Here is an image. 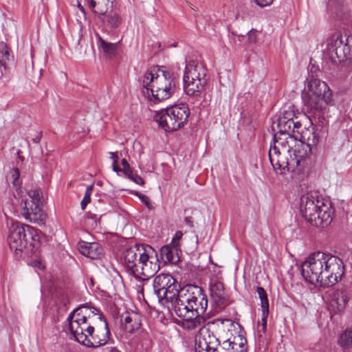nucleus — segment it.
<instances>
[{
	"instance_id": "nucleus-1",
	"label": "nucleus",
	"mask_w": 352,
	"mask_h": 352,
	"mask_svg": "<svg viewBox=\"0 0 352 352\" xmlns=\"http://www.w3.org/2000/svg\"><path fill=\"white\" fill-rule=\"evenodd\" d=\"M80 307L72 311L67 321L69 329L75 340L89 348L96 349L107 344L110 339L111 332L107 319L96 308H92V316H85Z\"/></svg>"
},
{
	"instance_id": "nucleus-2",
	"label": "nucleus",
	"mask_w": 352,
	"mask_h": 352,
	"mask_svg": "<svg viewBox=\"0 0 352 352\" xmlns=\"http://www.w3.org/2000/svg\"><path fill=\"white\" fill-rule=\"evenodd\" d=\"M307 282L328 287L336 285L344 274V265L338 256L318 252L310 255L301 265Z\"/></svg>"
},
{
	"instance_id": "nucleus-3",
	"label": "nucleus",
	"mask_w": 352,
	"mask_h": 352,
	"mask_svg": "<svg viewBox=\"0 0 352 352\" xmlns=\"http://www.w3.org/2000/svg\"><path fill=\"white\" fill-rule=\"evenodd\" d=\"M208 304V296L204 289L199 286L189 284L181 289L173 310L182 319L180 326L184 329L193 330L204 324L202 316L206 313Z\"/></svg>"
},
{
	"instance_id": "nucleus-4",
	"label": "nucleus",
	"mask_w": 352,
	"mask_h": 352,
	"mask_svg": "<svg viewBox=\"0 0 352 352\" xmlns=\"http://www.w3.org/2000/svg\"><path fill=\"white\" fill-rule=\"evenodd\" d=\"M124 265L136 278L153 276L160 270L157 254L150 245L135 243L123 252Z\"/></svg>"
},
{
	"instance_id": "nucleus-5",
	"label": "nucleus",
	"mask_w": 352,
	"mask_h": 352,
	"mask_svg": "<svg viewBox=\"0 0 352 352\" xmlns=\"http://www.w3.org/2000/svg\"><path fill=\"white\" fill-rule=\"evenodd\" d=\"M302 99L307 111L324 124L329 106H333L332 92L327 84L311 76L307 79V90L302 93Z\"/></svg>"
},
{
	"instance_id": "nucleus-6",
	"label": "nucleus",
	"mask_w": 352,
	"mask_h": 352,
	"mask_svg": "<svg viewBox=\"0 0 352 352\" xmlns=\"http://www.w3.org/2000/svg\"><path fill=\"white\" fill-rule=\"evenodd\" d=\"M300 210L303 217L314 226H327L332 221V209L324 204L317 192H309L301 196Z\"/></svg>"
},
{
	"instance_id": "nucleus-7",
	"label": "nucleus",
	"mask_w": 352,
	"mask_h": 352,
	"mask_svg": "<svg viewBox=\"0 0 352 352\" xmlns=\"http://www.w3.org/2000/svg\"><path fill=\"white\" fill-rule=\"evenodd\" d=\"M39 240L38 232L32 226L16 221L10 227L8 242L16 256H19L25 249L34 247Z\"/></svg>"
},
{
	"instance_id": "nucleus-8",
	"label": "nucleus",
	"mask_w": 352,
	"mask_h": 352,
	"mask_svg": "<svg viewBox=\"0 0 352 352\" xmlns=\"http://www.w3.org/2000/svg\"><path fill=\"white\" fill-rule=\"evenodd\" d=\"M183 76L184 90L190 96H199L207 85V69L197 60L186 58Z\"/></svg>"
},
{
	"instance_id": "nucleus-9",
	"label": "nucleus",
	"mask_w": 352,
	"mask_h": 352,
	"mask_svg": "<svg viewBox=\"0 0 352 352\" xmlns=\"http://www.w3.org/2000/svg\"><path fill=\"white\" fill-rule=\"evenodd\" d=\"M154 294L162 305L169 304L168 307L173 310L181 293L180 285L170 274L162 273L153 280Z\"/></svg>"
},
{
	"instance_id": "nucleus-10",
	"label": "nucleus",
	"mask_w": 352,
	"mask_h": 352,
	"mask_svg": "<svg viewBox=\"0 0 352 352\" xmlns=\"http://www.w3.org/2000/svg\"><path fill=\"white\" fill-rule=\"evenodd\" d=\"M190 110L185 104L175 105L158 111L155 120L166 131H177L188 121Z\"/></svg>"
},
{
	"instance_id": "nucleus-11",
	"label": "nucleus",
	"mask_w": 352,
	"mask_h": 352,
	"mask_svg": "<svg viewBox=\"0 0 352 352\" xmlns=\"http://www.w3.org/2000/svg\"><path fill=\"white\" fill-rule=\"evenodd\" d=\"M28 198L22 199L20 207L22 216L30 222L45 223L46 214L41 206L42 192L39 189L28 192Z\"/></svg>"
},
{
	"instance_id": "nucleus-12",
	"label": "nucleus",
	"mask_w": 352,
	"mask_h": 352,
	"mask_svg": "<svg viewBox=\"0 0 352 352\" xmlns=\"http://www.w3.org/2000/svg\"><path fill=\"white\" fill-rule=\"evenodd\" d=\"M178 79L168 71H162L155 76L151 89L152 97L155 101H163L170 98L175 92Z\"/></svg>"
},
{
	"instance_id": "nucleus-13",
	"label": "nucleus",
	"mask_w": 352,
	"mask_h": 352,
	"mask_svg": "<svg viewBox=\"0 0 352 352\" xmlns=\"http://www.w3.org/2000/svg\"><path fill=\"white\" fill-rule=\"evenodd\" d=\"M309 127L305 126V130L301 131L300 133V142L298 143V148H301L304 152L301 153L300 150H294L295 155L296 157H305L307 155L308 153L311 152V146L316 145L319 140V137L316 133L315 127L313 126V122L311 121Z\"/></svg>"
},
{
	"instance_id": "nucleus-14",
	"label": "nucleus",
	"mask_w": 352,
	"mask_h": 352,
	"mask_svg": "<svg viewBox=\"0 0 352 352\" xmlns=\"http://www.w3.org/2000/svg\"><path fill=\"white\" fill-rule=\"evenodd\" d=\"M209 288L212 305L214 307L215 311L223 309L228 305V299L223 283L217 279H212L210 281Z\"/></svg>"
},
{
	"instance_id": "nucleus-15",
	"label": "nucleus",
	"mask_w": 352,
	"mask_h": 352,
	"mask_svg": "<svg viewBox=\"0 0 352 352\" xmlns=\"http://www.w3.org/2000/svg\"><path fill=\"white\" fill-rule=\"evenodd\" d=\"M344 43L343 37L340 36L329 44L327 52L329 58L333 63H340L347 58L349 47Z\"/></svg>"
},
{
	"instance_id": "nucleus-16",
	"label": "nucleus",
	"mask_w": 352,
	"mask_h": 352,
	"mask_svg": "<svg viewBox=\"0 0 352 352\" xmlns=\"http://www.w3.org/2000/svg\"><path fill=\"white\" fill-rule=\"evenodd\" d=\"M79 252L84 256L91 259L100 258L103 254V249L98 243H88L80 241L78 243Z\"/></svg>"
},
{
	"instance_id": "nucleus-17",
	"label": "nucleus",
	"mask_w": 352,
	"mask_h": 352,
	"mask_svg": "<svg viewBox=\"0 0 352 352\" xmlns=\"http://www.w3.org/2000/svg\"><path fill=\"white\" fill-rule=\"evenodd\" d=\"M115 0H90L89 8L98 14L101 21H104V16L108 12H112Z\"/></svg>"
},
{
	"instance_id": "nucleus-18",
	"label": "nucleus",
	"mask_w": 352,
	"mask_h": 352,
	"mask_svg": "<svg viewBox=\"0 0 352 352\" xmlns=\"http://www.w3.org/2000/svg\"><path fill=\"white\" fill-rule=\"evenodd\" d=\"M161 258L164 263H176L179 261L178 248L176 244L164 245L160 249Z\"/></svg>"
},
{
	"instance_id": "nucleus-19",
	"label": "nucleus",
	"mask_w": 352,
	"mask_h": 352,
	"mask_svg": "<svg viewBox=\"0 0 352 352\" xmlns=\"http://www.w3.org/2000/svg\"><path fill=\"white\" fill-rule=\"evenodd\" d=\"M122 325L126 332L133 333L140 329L142 320L137 313L128 314L123 318Z\"/></svg>"
},
{
	"instance_id": "nucleus-20",
	"label": "nucleus",
	"mask_w": 352,
	"mask_h": 352,
	"mask_svg": "<svg viewBox=\"0 0 352 352\" xmlns=\"http://www.w3.org/2000/svg\"><path fill=\"white\" fill-rule=\"evenodd\" d=\"M256 291L261 300L262 309V331L263 333L266 331L267 318L269 314V301L267 293L262 287H257Z\"/></svg>"
},
{
	"instance_id": "nucleus-21",
	"label": "nucleus",
	"mask_w": 352,
	"mask_h": 352,
	"mask_svg": "<svg viewBox=\"0 0 352 352\" xmlns=\"http://www.w3.org/2000/svg\"><path fill=\"white\" fill-rule=\"evenodd\" d=\"M97 45L99 49H101L104 55L109 58H113L117 55L118 43H109L104 41L99 34L96 35Z\"/></svg>"
},
{
	"instance_id": "nucleus-22",
	"label": "nucleus",
	"mask_w": 352,
	"mask_h": 352,
	"mask_svg": "<svg viewBox=\"0 0 352 352\" xmlns=\"http://www.w3.org/2000/svg\"><path fill=\"white\" fill-rule=\"evenodd\" d=\"M349 300L346 292L344 290H340L334 292L332 296L331 306L336 308L338 311H342Z\"/></svg>"
},
{
	"instance_id": "nucleus-23",
	"label": "nucleus",
	"mask_w": 352,
	"mask_h": 352,
	"mask_svg": "<svg viewBox=\"0 0 352 352\" xmlns=\"http://www.w3.org/2000/svg\"><path fill=\"white\" fill-rule=\"evenodd\" d=\"M292 124H293V121H289L285 120V118L280 117L277 124L278 131L276 133L283 135V136L287 135V138H289L291 141H295L296 138H294V135H291Z\"/></svg>"
},
{
	"instance_id": "nucleus-24",
	"label": "nucleus",
	"mask_w": 352,
	"mask_h": 352,
	"mask_svg": "<svg viewBox=\"0 0 352 352\" xmlns=\"http://www.w3.org/2000/svg\"><path fill=\"white\" fill-rule=\"evenodd\" d=\"M283 135L275 133L274 136V144L280 148L283 153H287L290 151L292 148L289 143L292 142L289 138H287V135L281 138Z\"/></svg>"
},
{
	"instance_id": "nucleus-25",
	"label": "nucleus",
	"mask_w": 352,
	"mask_h": 352,
	"mask_svg": "<svg viewBox=\"0 0 352 352\" xmlns=\"http://www.w3.org/2000/svg\"><path fill=\"white\" fill-rule=\"evenodd\" d=\"M12 55L10 54V50L8 48L7 44L3 41L0 42V65L6 69L7 67V63L12 58Z\"/></svg>"
},
{
	"instance_id": "nucleus-26",
	"label": "nucleus",
	"mask_w": 352,
	"mask_h": 352,
	"mask_svg": "<svg viewBox=\"0 0 352 352\" xmlns=\"http://www.w3.org/2000/svg\"><path fill=\"white\" fill-rule=\"evenodd\" d=\"M199 338H200L202 340H204L206 342V344L209 345L210 349H212V348H217L219 346V339L216 338L213 333L210 331L208 329H207L203 333H201Z\"/></svg>"
},
{
	"instance_id": "nucleus-27",
	"label": "nucleus",
	"mask_w": 352,
	"mask_h": 352,
	"mask_svg": "<svg viewBox=\"0 0 352 352\" xmlns=\"http://www.w3.org/2000/svg\"><path fill=\"white\" fill-rule=\"evenodd\" d=\"M338 344L342 348H349L352 346V329H346L338 338Z\"/></svg>"
},
{
	"instance_id": "nucleus-28",
	"label": "nucleus",
	"mask_w": 352,
	"mask_h": 352,
	"mask_svg": "<svg viewBox=\"0 0 352 352\" xmlns=\"http://www.w3.org/2000/svg\"><path fill=\"white\" fill-rule=\"evenodd\" d=\"M343 4V0H329V1L328 8L335 15L334 17L338 19H340L339 12H342Z\"/></svg>"
},
{
	"instance_id": "nucleus-29",
	"label": "nucleus",
	"mask_w": 352,
	"mask_h": 352,
	"mask_svg": "<svg viewBox=\"0 0 352 352\" xmlns=\"http://www.w3.org/2000/svg\"><path fill=\"white\" fill-rule=\"evenodd\" d=\"M102 21L107 23L111 28H116L121 23V18L116 13L111 14V12H108L104 16V21Z\"/></svg>"
},
{
	"instance_id": "nucleus-30",
	"label": "nucleus",
	"mask_w": 352,
	"mask_h": 352,
	"mask_svg": "<svg viewBox=\"0 0 352 352\" xmlns=\"http://www.w3.org/2000/svg\"><path fill=\"white\" fill-rule=\"evenodd\" d=\"M281 153H283V151L280 150V147H278L274 144L273 147H270L269 151V157L274 168H276V165H278L279 168L280 167V160L277 158L276 164H274V161L276 160L275 157H278Z\"/></svg>"
},
{
	"instance_id": "nucleus-31",
	"label": "nucleus",
	"mask_w": 352,
	"mask_h": 352,
	"mask_svg": "<svg viewBox=\"0 0 352 352\" xmlns=\"http://www.w3.org/2000/svg\"><path fill=\"white\" fill-rule=\"evenodd\" d=\"M155 80V76L151 71H147L144 76L142 86L146 88L147 93L151 91L153 82Z\"/></svg>"
},
{
	"instance_id": "nucleus-32",
	"label": "nucleus",
	"mask_w": 352,
	"mask_h": 352,
	"mask_svg": "<svg viewBox=\"0 0 352 352\" xmlns=\"http://www.w3.org/2000/svg\"><path fill=\"white\" fill-rule=\"evenodd\" d=\"M195 352H210L209 345L206 344V342L204 340L201 339L199 336L195 338Z\"/></svg>"
},
{
	"instance_id": "nucleus-33",
	"label": "nucleus",
	"mask_w": 352,
	"mask_h": 352,
	"mask_svg": "<svg viewBox=\"0 0 352 352\" xmlns=\"http://www.w3.org/2000/svg\"><path fill=\"white\" fill-rule=\"evenodd\" d=\"M304 120L302 122L301 120H297V117H296L293 120V124H292V131H291V135L292 133L297 132L298 133H300L301 131H300V129L302 126L303 124H305V122H311V120L309 118L306 117L305 116H303ZM306 124H305V126Z\"/></svg>"
},
{
	"instance_id": "nucleus-34",
	"label": "nucleus",
	"mask_w": 352,
	"mask_h": 352,
	"mask_svg": "<svg viewBox=\"0 0 352 352\" xmlns=\"http://www.w3.org/2000/svg\"><path fill=\"white\" fill-rule=\"evenodd\" d=\"M10 179L13 186L16 188L20 187L21 182L19 181L20 171L18 168H14L10 171Z\"/></svg>"
},
{
	"instance_id": "nucleus-35",
	"label": "nucleus",
	"mask_w": 352,
	"mask_h": 352,
	"mask_svg": "<svg viewBox=\"0 0 352 352\" xmlns=\"http://www.w3.org/2000/svg\"><path fill=\"white\" fill-rule=\"evenodd\" d=\"M237 344L234 341H230V339L224 341L222 343V346L219 344V348H223V351H232V352L238 351Z\"/></svg>"
},
{
	"instance_id": "nucleus-36",
	"label": "nucleus",
	"mask_w": 352,
	"mask_h": 352,
	"mask_svg": "<svg viewBox=\"0 0 352 352\" xmlns=\"http://www.w3.org/2000/svg\"><path fill=\"white\" fill-rule=\"evenodd\" d=\"M126 176L131 181L139 185H143L144 182L143 179L138 175L133 173V171H131L129 174H126Z\"/></svg>"
},
{
	"instance_id": "nucleus-37",
	"label": "nucleus",
	"mask_w": 352,
	"mask_h": 352,
	"mask_svg": "<svg viewBox=\"0 0 352 352\" xmlns=\"http://www.w3.org/2000/svg\"><path fill=\"white\" fill-rule=\"evenodd\" d=\"M280 117L285 118V120L289 121H293L296 118L294 111L290 109L285 111Z\"/></svg>"
},
{
	"instance_id": "nucleus-38",
	"label": "nucleus",
	"mask_w": 352,
	"mask_h": 352,
	"mask_svg": "<svg viewBox=\"0 0 352 352\" xmlns=\"http://www.w3.org/2000/svg\"><path fill=\"white\" fill-rule=\"evenodd\" d=\"M134 194L139 197L140 201L143 202L148 208H151V202L149 201V198L139 192H135Z\"/></svg>"
},
{
	"instance_id": "nucleus-39",
	"label": "nucleus",
	"mask_w": 352,
	"mask_h": 352,
	"mask_svg": "<svg viewBox=\"0 0 352 352\" xmlns=\"http://www.w3.org/2000/svg\"><path fill=\"white\" fill-rule=\"evenodd\" d=\"M122 165L123 168L121 171L123 172V173L125 175L126 174H129L131 173V171H132V169L126 159L124 158L122 160Z\"/></svg>"
},
{
	"instance_id": "nucleus-40",
	"label": "nucleus",
	"mask_w": 352,
	"mask_h": 352,
	"mask_svg": "<svg viewBox=\"0 0 352 352\" xmlns=\"http://www.w3.org/2000/svg\"><path fill=\"white\" fill-rule=\"evenodd\" d=\"M256 5L261 8L270 6L274 0H254Z\"/></svg>"
},
{
	"instance_id": "nucleus-41",
	"label": "nucleus",
	"mask_w": 352,
	"mask_h": 352,
	"mask_svg": "<svg viewBox=\"0 0 352 352\" xmlns=\"http://www.w3.org/2000/svg\"><path fill=\"white\" fill-rule=\"evenodd\" d=\"M91 201V195L85 194V196L81 201L80 206L82 210H85L89 203Z\"/></svg>"
},
{
	"instance_id": "nucleus-42",
	"label": "nucleus",
	"mask_w": 352,
	"mask_h": 352,
	"mask_svg": "<svg viewBox=\"0 0 352 352\" xmlns=\"http://www.w3.org/2000/svg\"><path fill=\"white\" fill-rule=\"evenodd\" d=\"M87 217L88 219H90L93 221L92 226H97V215L95 214H92L89 212L87 214Z\"/></svg>"
},
{
	"instance_id": "nucleus-43",
	"label": "nucleus",
	"mask_w": 352,
	"mask_h": 352,
	"mask_svg": "<svg viewBox=\"0 0 352 352\" xmlns=\"http://www.w3.org/2000/svg\"><path fill=\"white\" fill-rule=\"evenodd\" d=\"M43 137V132L39 131L37 134V135L32 139V142L35 144H38L40 142L41 138Z\"/></svg>"
},
{
	"instance_id": "nucleus-44",
	"label": "nucleus",
	"mask_w": 352,
	"mask_h": 352,
	"mask_svg": "<svg viewBox=\"0 0 352 352\" xmlns=\"http://www.w3.org/2000/svg\"><path fill=\"white\" fill-rule=\"evenodd\" d=\"M185 223L187 226H188L190 228L193 227V221L191 217H186L184 219Z\"/></svg>"
},
{
	"instance_id": "nucleus-45",
	"label": "nucleus",
	"mask_w": 352,
	"mask_h": 352,
	"mask_svg": "<svg viewBox=\"0 0 352 352\" xmlns=\"http://www.w3.org/2000/svg\"><path fill=\"white\" fill-rule=\"evenodd\" d=\"M248 39L250 42L254 43L256 42V36L255 33L252 32V31L248 33Z\"/></svg>"
},
{
	"instance_id": "nucleus-46",
	"label": "nucleus",
	"mask_w": 352,
	"mask_h": 352,
	"mask_svg": "<svg viewBox=\"0 0 352 352\" xmlns=\"http://www.w3.org/2000/svg\"><path fill=\"white\" fill-rule=\"evenodd\" d=\"M93 188H94V184L88 186L86 188L85 194L91 195L93 192Z\"/></svg>"
},
{
	"instance_id": "nucleus-47",
	"label": "nucleus",
	"mask_w": 352,
	"mask_h": 352,
	"mask_svg": "<svg viewBox=\"0 0 352 352\" xmlns=\"http://www.w3.org/2000/svg\"><path fill=\"white\" fill-rule=\"evenodd\" d=\"M117 162H116V159L114 160V162L113 163V170L115 171V172H119V171H121L122 169L120 168H119L117 165H116Z\"/></svg>"
},
{
	"instance_id": "nucleus-48",
	"label": "nucleus",
	"mask_w": 352,
	"mask_h": 352,
	"mask_svg": "<svg viewBox=\"0 0 352 352\" xmlns=\"http://www.w3.org/2000/svg\"><path fill=\"white\" fill-rule=\"evenodd\" d=\"M182 233L181 232H176V234H175V238H173V241H172L171 243H172V244H174V243L175 244V241H175V239H179V238H181V237H182Z\"/></svg>"
},
{
	"instance_id": "nucleus-49",
	"label": "nucleus",
	"mask_w": 352,
	"mask_h": 352,
	"mask_svg": "<svg viewBox=\"0 0 352 352\" xmlns=\"http://www.w3.org/2000/svg\"><path fill=\"white\" fill-rule=\"evenodd\" d=\"M241 342L238 344L239 347L240 348V352H244L245 345L244 342H243V339L241 338Z\"/></svg>"
},
{
	"instance_id": "nucleus-50",
	"label": "nucleus",
	"mask_w": 352,
	"mask_h": 352,
	"mask_svg": "<svg viewBox=\"0 0 352 352\" xmlns=\"http://www.w3.org/2000/svg\"><path fill=\"white\" fill-rule=\"evenodd\" d=\"M111 154V158L114 161L115 159H118V155H117V153H115V152H111L110 153Z\"/></svg>"
},
{
	"instance_id": "nucleus-51",
	"label": "nucleus",
	"mask_w": 352,
	"mask_h": 352,
	"mask_svg": "<svg viewBox=\"0 0 352 352\" xmlns=\"http://www.w3.org/2000/svg\"><path fill=\"white\" fill-rule=\"evenodd\" d=\"M109 352H121L120 350H118L116 347H110Z\"/></svg>"
},
{
	"instance_id": "nucleus-52",
	"label": "nucleus",
	"mask_w": 352,
	"mask_h": 352,
	"mask_svg": "<svg viewBox=\"0 0 352 352\" xmlns=\"http://www.w3.org/2000/svg\"><path fill=\"white\" fill-rule=\"evenodd\" d=\"M189 6H190V7L192 9L195 10V8H194V6H192V4L190 3V4H189Z\"/></svg>"
},
{
	"instance_id": "nucleus-53",
	"label": "nucleus",
	"mask_w": 352,
	"mask_h": 352,
	"mask_svg": "<svg viewBox=\"0 0 352 352\" xmlns=\"http://www.w3.org/2000/svg\"><path fill=\"white\" fill-rule=\"evenodd\" d=\"M142 347H143V345L142 344L140 348H139V347L138 346V349H142Z\"/></svg>"
}]
</instances>
